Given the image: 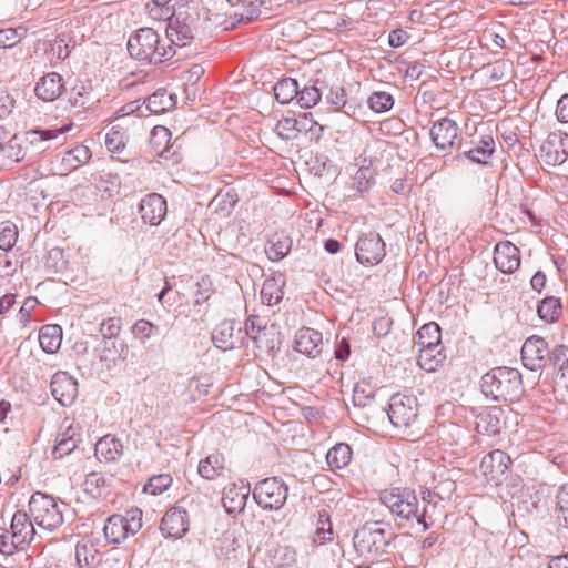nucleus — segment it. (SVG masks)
Here are the masks:
<instances>
[{
  "mask_svg": "<svg viewBox=\"0 0 568 568\" xmlns=\"http://www.w3.org/2000/svg\"><path fill=\"white\" fill-rule=\"evenodd\" d=\"M379 500L397 519L405 524L415 520L423 526L424 531L435 523L428 507H424L422 511L419 510L418 499L414 490L407 488L384 490Z\"/></svg>",
  "mask_w": 568,
  "mask_h": 568,
  "instance_id": "1",
  "label": "nucleus"
},
{
  "mask_svg": "<svg viewBox=\"0 0 568 568\" xmlns=\"http://www.w3.org/2000/svg\"><path fill=\"white\" fill-rule=\"evenodd\" d=\"M483 394L495 402H516L523 393L521 374L511 367H495L483 375Z\"/></svg>",
  "mask_w": 568,
  "mask_h": 568,
  "instance_id": "2",
  "label": "nucleus"
},
{
  "mask_svg": "<svg viewBox=\"0 0 568 568\" xmlns=\"http://www.w3.org/2000/svg\"><path fill=\"white\" fill-rule=\"evenodd\" d=\"M130 55L143 63L158 64L174 55L173 47L163 45L161 37L152 28L136 30L128 40Z\"/></svg>",
  "mask_w": 568,
  "mask_h": 568,
  "instance_id": "3",
  "label": "nucleus"
},
{
  "mask_svg": "<svg viewBox=\"0 0 568 568\" xmlns=\"http://www.w3.org/2000/svg\"><path fill=\"white\" fill-rule=\"evenodd\" d=\"M67 505L52 496L34 493L29 500V513L40 532H52L64 521L63 510Z\"/></svg>",
  "mask_w": 568,
  "mask_h": 568,
  "instance_id": "4",
  "label": "nucleus"
},
{
  "mask_svg": "<svg viewBox=\"0 0 568 568\" xmlns=\"http://www.w3.org/2000/svg\"><path fill=\"white\" fill-rule=\"evenodd\" d=\"M379 525L381 521L365 524L354 534V547L361 556L371 555L378 557L387 552V548L393 539V534L387 532L384 528L379 527Z\"/></svg>",
  "mask_w": 568,
  "mask_h": 568,
  "instance_id": "5",
  "label": "nucleus"
},
{
  "mask_svg": "<svg viewBox=\"0 0 568 568\" xmlns=\"http://www.w3.org/2000/svg\"><path fill=\"white\" fill-rule=\"evenodd\" d=\"M142 528V510L134 508L125 515L110 516L103 527L109 544H120L129 536H134Z\"/></svg>",
  "mask_w": 568,
  "mask_h": 568,
  "instance_id": "6",
  "label": "nucleus"
},
{
  "mask_svg": "<svg viewBox=\"0 0 568 568\" xmlns=\"http://www.w3.org/2000/svg\"><path fill=\"white\" fill-rule=\"evenodd\" d=\"M288 486L280 477H268L256 483L253 498L264 510H280L286 503Z\"/></svg>",
  "mask_w": 568,
  "mask_h": 568,
  "instance_id": "7",
  "label": "nucleus"
},
{
  "mask_svg": "<svg viewBox=\"0 0 568 568\" xmlns=\"http://www.w3.org/2000/svg\"><path fill=\"white\" fill-rule=\"evenodd\" d=\"M245 335L262 353L273 354L281 346L280 333L275 325H262L261 318L256 315H251L246 320Z\"/></svg>",
  "mask_w": 568,
  "mask_h": 568,
  "instance_id": "8",
  "label": "nucleus"
},
{
  "mask_svg": "<svg viewBox=\"0 0 568 568\" xmlns=\"http://www.w3.org/2000/svg\"><path fill=\"white\" fill-rule=\"evenodd\" d=\"M386 413L394 427L406 429L417 418V399L413 395L397 393L389 398Z\"/></svg>",
  "mask_w": 568,
  "mask_h": 568,
  "instance_id": "9",
  "label": "nucleus"
},
{
  "mask_svg": "<svg viewBox=\"0 0 568 568\" xmlns=\"http://www.w3.org/2000/svg\"><path fill=\"white\" fill-rule=\"evenodd\" d=\"M523 365L530 371H540L548 363L552 364V351L549 349L545 338L532 335L521 346Z\"/></svg>",
  "mask_w": 568,
  "mask_h": 568,
  "instance_id": "10",
  "label": "nucleus"
},
{
  "mask_svg": "<svg viewBox=\"0 0 568 568\" xmlns=\"http://www.w3.org/2000/svg\"><path fill=\"white\" fill-rule=\"evenodd\" d=\"M355 255L363 265L378 264L385 256V243L376 232L363 234L356 245Z\"/></svg>",
  "mask_w": 568,
  "mask_h": 568,
  "instance_id": "11",
  "label": "nucleus"
},
{
  "mask_svg": "<svg viewBox=\"0 0 568 568\" xmlns=\"http://www.w3.org/2000/svg\"><path fill=\"white\" fill-rule=\"evenodd\" d=\"M540 159L547 165H558L568 156V134L561 131L550 132L539 151Z\"/></svg>",
  "mask_w": 568,
  "mask_h": 568,
  "instance_id": "12",
  "label": "nucleus"
},
{
  "mask_svg": "<svg viewBox=\"0 0 568 568\" xmlns=\"http://www.w3.org/2000/svg\"><path fill=\"white\" fill-rule=\"evenodd\" d=\"M247 338L237 321H224L212 333L214 345L223 351L234 349L244 345Z\"/></svg>",
  "mask_w": 568,
  "mask_h": 568,
  "instance_id": "13",
  "label": "nucleus"
},
{
  "mask_svg": "<svg viewBox=\"0 0 568 568\" xmlns=\"http://www.w3.org/2000/svg\"><path fill=\"white\" fill-rule=\"evenodd\" d=\"M458 132L459 128L456 121L449 118H443L433 123L429 135L437 149L446 151L455 146Z\"/></svg>",
  "mask_w": 568,
  "mask_h": 568,
  "instance_id": "14",
  "label": "nucleus"
},
{
  "mask_svg": "<svg viewBox=\"0 0 568 568\" xmlns=\"http://www.w3.org/2000/svg\"><path fill=\"white\" fill-rule=\"evenodd\" d=\"M160 529L165 538H182L189 531L186 510L181 507L169 509L161 520Z\"/></svg>",
  "mask_w": 568,
  "mask_h": 568,
  "instance_id": "15",
  "label": "nucleus"
},
{
  "mask_svg": "<svg viewBox=\"0 0 568 568\" xmlns=\"http://www.w3.org/2000/svg\"><path fill=\"white\" fill-rule=\"evenodd\" d=\"M52 396L62 405L70 406L78 396V382L65 372H58L51 379Z\"/></svg>",
  "mask_w": 568,
  "mask_h": 568,
  "instance_id": "16",
  "label": "nucleus"
},
{
  "mask_svg": "<svg viewBox=\"0 0 568 568\" xmlns=\"http://www.w3.org/2000/svg\"><path fill=\"white\" fill-rule=\"evenodd\" d=\"M495 266L505 274H511L520 265V253L516 245L509 241H503L496 244L494 248Z\"/></svg>",
  "mask_w": 568,
  "mask_h": 568,
  "instance_id": "17",
  "label": "nucleus"
},
{
  "mask_svg": "<svg viewBox=\"0 0 568 568\" xmlns=\"http://www.w3.org/2000/svg\"><path fill=\"white\" fill-rule=\"evenodd\" d=\"M37 526L33 519L24 511L18 510L13 514L10 524V532L14 535L16 539L21 542L26 548L37 537L42 538V534L37 531Z\"/></svg>",
  "mask_w": 568,
  "mask_h": 568,
  "instance_id": "18",
  "label": "nucleus"
},
{
  "mask_svg": "<svg viewBox=\"0 0 568 568\" xmlns=\"http://www.w3.org/2000/svg\"><path fill=\"white\" fill-rule=\"evenodd\" d=\"M166 210V200L158 193L144 196L139 207L142 220L150 225H159L165 217Z\"/></svg>",
  "mask_w": 568,
  "mask_h": 568,
  "instance_id": "19",
  "label": "nucleus"
},
{
  "mask_svg": "<svg viewBox=\"0 0 568 568\" xmlns=\"http://www.w3.org/2000/svg\"><path fill=\"white\" fill-rule=\"evenodd\" d=\"M504 412L498 406L486 407L476 415V430L479 434L495 436L501 429Z\"/></svg>",
  "mask_w": 568,
  "mask_h": 568,
  "instance_id": "20",
  "label": "nucleus"
},
{
  "mask_svg": "<svg viewBox=\"0 0 568 568\" xmlns=\"http://www.w3.org/2000/svg\"><path fill=\"white\" fill-rule=\"evenodd\" d=\"M322 333L310 327L301 328L296 335L295 349L311 358H315L322 352Z\"/></svg>",
  "mask_w": 568,
  "mask_h": 568,
  "instance_id": "21",
  "label": "nucleus"
},
{
  "mask_svg": "<svg viewBox=\"0 0 568 568\" xmlns=\"http://www.w3.org/2000/svg\"><path fill=\"white\" fill-rule=\"evenodd\" d=\"M63 88L62 77L57 72H50L38 81L34 92L39 99L51 102L62 94Z\"/></svg>",
  "mask_w": 568,
  "mask_h": 568,
  "instance_id": "22",
  "label": "nucleus"
},
{
  "mask_svg": "<svg viewBox=\"0 0 568 568\" xmlns=\"http://www.w3.org/2000/svg\"><path fill=\"white\" fill-rule=\"evenodd\" d=\"M510 463L511 459L505 452L495 449L483 458L481 468L485 475H489L491 479H498L507 473Z\"/></svg>",
  "mask_w": 568,
  "mask_h": 568,
  "instance_id": "23",
  "label": "nucleus"
},
{
  "mask_svg": "<svg viewBox=\"0 0 568 568\" xmlns=\"http://www.w3.org/2000/svg\"><path fill=\"white\" fill-rule=\"evenodd\" d=\"M442 486H446L445 491H440V486H435L433 488L423 487L420 490V497L424 507H428L429 511L434 516L437 514L438 506L447 498H449L450 494L455 490V483L452 480H444Z\"/></svg>",
  "mask_w": 568,
  "mask_h": 568,
  "instance_id": "24",
  "label": "nucleus"
},
{
  "mask_svg": "<svg viewBox=\"0 0 568 568\" xmlns=\"http://www.w3.org/2000/svg\"><path fill=\"white\" fill-rule=\"evenodd\" d=\"M446 359L442 344L418 349L417 364L428 373L435 372Z\"/></svg>",
  "mask_w": 568,
  "mask_h": 568,
  "instance_id": "25",
  "label": "nucleus"
},
{
  "mask_svg": "<svg viewBox=\"0 0 568 568\" xmlns=\"http://www.w3.org/2000/svg\"><path fill=\"white\" fill-rule=\"evenodd\" d=\"M166 39L171 42V47L175 45L184 48L192 43L194 36L191 27L180 20H170L166 30Z\"/></svg>",
  "mask_w": 568,
  "mask_h": 568,
  "instance_id": "26",
  "label": "nucleus"
},
{
  "mask_svg": "<svg viewBox=\"0 0 568 568\" xmlns=\"http://www.w3.org/2000/svg\"><path fill=\"white\" fill-rule=\"evenodd\" d=\"M123 455V445L120 439L106 435L95 444V456L106 463L116 462Z\"/></svg>",
  "mask_w": 568,
  "mask_h": 568,
  "instance_id": "27",
  "label": "nucleus"
},
{
  "mask_svg": "<svg viewBox=\"0 0 568 568\" xmlns=\"http://www.w3.org/2000/svg\"><path fill=\"white\" fill-rule=\"evenodd\" d=\"M75 560L79 568H94L100 564L101 556L93 542L82 539L75 546Z\"/></svg>",
  "mask_w": 568,
  "mask_h": 568,
  "instance_id": "28",
  "label": "nucleus"
},
{
  "mask_svg": "<svg viewBox=\"0 0 568 568\" xmlns=\"http://www.w3.org/2000/svg\"><path fill=\"white\" fill-rule=\"evenodd\" d=\"M91 151L83 144H78L73 149L65 152L61 159V170L71 172L79 166L85 164L91 159Z\"/></svg>",
  "mask_w": 568,
  "mask_h": 568,
  "instance_id": "29",
  "label": "nucleus"
},
{
  "mask_svg": "<svg viewBox=\"0 0 568 568\" xmlns=\"http://www.w3.org/2000/svg\"><path fill=\"white\" fill-rule=\"evenodd\" d=\"M224 471V457L222 454L214 453L200 460L197 473L206 480H214L222 476Z\"/></svg>",
  "mask_w": 568,
  "mask_h": 568,
  "instance_id": "30",
  "label": "nucleus"
},
{
  "mask_svg": "<svg viewBox=\"0 0 568 568\" xmlns=\"http://www.w3.org/2000/svg\"><path fill=\"white\" fill-rule=\"evenodd\" d=\"M326 102L334 106L336 111H342L347 115H354L358 104L353 99L346 98V91L343 87H332L326 94Z\"/></svg>",
  "mask_w": 568,
  "mask_h": 568,
  "instance_id": "31",
  "label": "nucleus"
},
{
  "mask_svg": "<svg viewBox=\"0 0 568 568\" xmlns=\"http://www.w3.org/2000/svg\"><path fill=\"white\" fill-rule=\"evenodd\" d=\"M62 341V329L59 325H44L39 332L41 348L48 354L59 351Z\"/></svg>",
  "mask_w": 568,
  "mask_h": 568,
  "instance_id": "32",
  "label": "nucleus"
},
{
  "mask_svg": "<svg viewBox=\"0 0 568 568\" xmlns=\"http://www.w3.org/2000/svg\"><path fill=\"white\" fill-rule=\"evenodd\" d=\"M495 151V141L491 135H485L480 140V145L475 146L468 151H465L463 154H459L458 158H466L474 163L486 164L488 160L491 158Z\"/></svg>",
  "mask_w": 568,
  "mask_h": 568,
  "instance_id": "33",
  "label": "nucleus"
},
{
  "mask_svg": "<svg viewBox=\"0 0 568 568\" xmlns=\"http://www.w3.org/2000/svg\"><path fill=\"white\" fill-rule=\"evenodd\" d=\"M442 344L440 327L435 322L424 324L414 335V345L419 348Z\"/></svg>",
  "mask_w": 568,
  "mask_h": 568,
  "instance_id": "34",
  "label": "nucleus"
},
{
  "mask_svg": "<svg viewBox=\"0 0 568 568\" xmlns=\"http://www.w3.org/2000/svg\"><path fill=\"white\" fill-rule=\"evenodd\" d=\"M283 285L284 280L281 275L266 278L261 290L262 302L268 306L278 304L283 298Z\"/></svg>",
  "mask_w": 568,
  "mask_h": 568,
  "instance_id": "35",
  "label": "nucleus"
},
{
  "mask_svg": "<svg viewBox=\"0 0 568 568\" xmlns=\"http://www.w3.org/2000/svg\"><path fill=\"white\" fill-rule=\"evenodd\" d=\"M352 448L346 443H338L326 454V462L332 469L346 467L352 459Z\"/></svg>",
  "mask_w": 568,
  "mask_h": 568,
  "instance_id": "36",
  "label": "nucleus"
},
{
  "mask_svg": "<svg viewBox=\"0 0 568 568\" xmlns=\"http://www.w3.org/2000/svg\"><path fill=\"white\" fill-rule=\"evenodd\" d=\"M70 129L71 125H63L58 129H34L26 133V139L31 145L41 149V151H44L45 148H41V143L57 139L59 135L68 132Z\"/></svg>",
  "mask_w": 568,
  "mask_h": 568,
  "instance_id": "37",
  "label": "nucleus"
},
{
  "mask_svg": "<svg viewBox=\"0 0 568 568\" xmlns=\"http://www.w3.org/2000/svg\"><path fill=\"white\" fill-rule=\"evenodd\" d=\"M552 365L558 366L557 384L568 388V346L557 345L552 349Z\"/></svg>",
  "mask_w": 568,
  "mask_h": 568,
  "instance_id": "38",
  "label": "nucleus"
},
{
  "mask_svg": "<svg viewBox=\"0 0 568 568\" xmlns=\"http://www.w3.org/2000/svg\"><path fill=\"white\" fill-rule=\"evenodd\" d=\"M537 314L546 323H556L561 315V302L555 296H547L538 303Z\"/></svg>",
  "mask_w": 568,
  "mask_h": 568,
  "instance_id": "39",
  "label": "nucleus"
},
{
  "mask_svg": "<svg viewBox=\"0 0 568 568\" xmlns=\"http://www.w3.org/2000/svg\"><path fill=\"white\" fill-rule=\"evenodd\" d=\"M109 480L100 473H90L83 483V490L92 498H102L108 495Z\"/></svg>",
  "mask_w": 568,
  "mask_h": 568,
  "instance_id": "40",
  "label": "nucleus"
},
{
  "mask_svg": "<svg viewBox=\"0 0 568 568\" xmlns=\"http://www.w3.org/2000/svg\"><path fill=\"white\" fill-rule=\"evenodd\" d=\"M318 83L320 80L316 79L313 82L310 81L302 89L298 88V95H296L295 100L301 108L310 109L320 102L322 90L318 88Z\"/></svg>",
  "mask_w": 568,
  "mask_h": 568,
  "instance_id": "41",
  "label": "nucleus"
},
{
  "mask_svg": "<svg viewBox=\"0 0 568 568\" xmlns=\"http://www.w3.org/2000/svg\"><path fill=\"white\" fill-rule=\"evenodd\" d=\"M274 94L281 104H287L298 95V83L295 79L284 78L274 85Z\"/></svg>",
  "mask_w": 568,
  "mask_h": 568,
  "instance_id": "42",
  "label": "nucleus"
},
{
  "mask_svg": "<svg viewBox=\"0 0 568 568\" xmlns=\"http://www.w3.org/2000/svg\"><path fill=\"white\" fill-rule=\"evenodd\" d=\"M229 4L232 7H241L242 12L236 13L235 16H239L240 22L244 21H252L253 19L257 18L261 10V6L263 4L264 0H226Z\"/></svg>",
  "mask_w": 568,
  "mask_h": 568,
  "instance_id": "43",
  "label": "nucleus"
},
{
  "mask_svg": "<svg viewBox=\"0 0 568 568\" xmlns=\"http://www.w3.org/2000/svg\"><path fill=\"white\" fill-rule=\"evenodd\" d=\"M333 538V528L329 515L325 509L318 511L314 542L324 544Z\"/></svg>",
  "mask_w": 568,
  "mask_h": 568,
  "instance_id": "44",
  "label": "nucleus"
},
{
  "mask_svg": "<svg viewBox=\"0 0 568 568\" xmlns=\"http://www.w3.org/2000/svg\"><path fill=\"white\" fill-rule=\"evenodd\" d=\"M129 353V347L124 342L105 341L100 358L102 361L116 359L125 361Z\"/></svg>",
  "mask_w": 568,
  "mask_h": 568,
  "instance_id": "45",
  "label": "nucleus"
},
{
  "mask_svg": "<svg viewBox=\"0 0 568 568\" xmlns=\"http://www.w3.org/2000/svg\"><path fill=\"white\" fill-rule=\"evenodd\" d=\"M44 267L52 274L61 273L67 267L64 252L60 247H52L44 256Z\"/></svg>",
  "mask_w": 568,
  "mask_h": 568,
  "instance_id": "46",
  "label": "nucleus"
},
{
  "mask_svg": "<svg viewBox=\"0 0 568 568\" xmlns=\"http://www.w3.org/2000/svg\"><path fill=\"white\" fill-rule=\"evenodd\" d=\"M27 37V28L0 29V49H10L20 43Z\"/></svg>",
  "mask_w": 568,
  "mask_h": 568,
  "instance_id": "47",
  "label": "nucleus"
},
{
  "mask_svg": "<svg viewBox=\"0 0 568 568\" xmlns=\"http://www.w3.org/2000/svg\"><path fill=\"white\" fill-rule=\"evenodd\" d=\"M173 105L171 95L165 91H156L146 100V109L154 114H161L170 110Z\"/></svg>",
  "mask_w": 568,
  "mask_h": 568,
  "instance_id": "48",
  "label": "nucleus"
},
{
  "mask_svg": "<svg viewBox=\"0 0 568 568\" xmlns=\"http://www.w3.org/2000/svg\"><path fill=\"white\" fill-rule=\"evenodd\" d=\"M375 388L367 382H358L353 389V404L357 407H366L374 399Z\"/></svg>",
  "mask_w": 568,
  "mask_h": 568,
  "instance_id": "49",
  "label": "nucleus"
},
{
  "mask_svg": "<svg viewBox=\"0 0 568 568\" xmlns=\"http://www.w3.org/2000/svg\"><path fill=\"white\" fill-rule=\"evenodd\" d=\"M368 106L376 113L389 111L394 105V98L385 91L373 92L368 100Z\"/></svg>",
  "mask_w": 568,
  "mask_h": 568,
  "instance_id": "50",
  "label": "nucleus"
},
{
  "mask_svg": "<svg viewBox=\"0 0 568 568\" xmlns=\"http://www.w3.org/2000/svg\"><path fill=\"white\" fill-rule=\"evenodd\" d=\"M18 239V229L10 221L0 224V248L8 252L16 244Z\"/></svg>",
  "mask_w": 568,
  "mask_h": 568,
  "instance_id": "51",
  "label": "nucleus"
},
{
  "mask_svg": "<svg viewBox=\"0 0 568 568\" xmlns=\"http://www.w3.org/2000/svg\"><path fill=\"white\" fill-rule=\"evenodd\" d=\"M173 483L172 477L169 474H161L151 477L144 485L143 490L146 494L160 495L165 491Z\"/></svg>",
  "mask_w": 568,
  "mask_h": 568,
  "instance_id": "52",
  "label": "nucleus"
},
{
  "mask_svg": "<svg viewBox=\"0 0 568 568\" xmlns=\"http://www.w3.org/2000/svg\"><path fill=\"white\" fill-rule=\"evenodd\" d=\"M275 131L281 139L288 141L295 139L301 129L296 119L283 118L277 122Z\"/></svg>",
  "mask_w": 568,
  "mask_h": 568,
  "instance_id": "53",
  "label": "nucleus"
},
{
  "mask_svg": "<svg viewBox=\"0 0 568 568\" xmlns=\"http://www.w3.org/2000/svg\"><path fill=\"white\" fill-rule=\"evenodd\" d=\"M79 442L80 438L72 437V435H70V437L58 438L57 445L52 449L53 458L61 459L65 455H69L77 448Z\"/></svg>",
  "mask_w": 568,
  "mask_h": 568,
  "instance_id": "54",
  "label": "nucleus"
},
{
  "mask_svg": "<svg viewBox=\"0 0 568 568\" xmlns=\"http://www.w3.org/2000/svg\"><path fill=\"white\" fill-rule=\"evenodd\" d=\"M23 549L24 547L16 539L14 535H12L10 530H6L0 535V554L11 556Z\"/></svg>",
  "mask_w": 568,
  "mask_h": 568,
  "instance_id": "55",
  "label": "nucleus"
},
{
  "mask_svg": "<svg viewBox=\"0 0 568 568\" xmlns=\"http://www.w3.org/2000/svg\"><path fill=\"white\" fill-rule=\"evenodd\" d=\"M105 146L112 153H120L125 148L123 134L116 126H113L105 135Z\"/></svg>",
  "mask_w": 568,
  "mask_h": 568,
  "instance_id": "56",
  "label": "nucleus"
},
{
  "mask_svg": "<svg viewBox=\"0 0 568 568\" xmlns=\"http://www.w3.org/2000/svg\"><path fill=\"white\" fill-rule=\"evenodd\" d=\"M291 248V243L287 240L273 242L267 248L266 254L271 261H280L284 258Z\"/></svg>",
  "mask_w": 568,
  "mask_h": 568,
  "instance_id": "57",
  "label": "nucleus"
},
{
  "mask_svg": "<svg viewBox=\"0 0 568 568\" xmlns=\"http://www.w3.org/2000/svg\"><path fill=\"white\" fill-rule=\"evenodd\" d=\"M121 331V320L119 317H109L100 325V333L104 339L111 341Z\"/></svg>",
  "mask_w": 568,
  "mask_h": 568,
  "instance_id": "58",
  "label": "nucleus"
},
{
  "mask_svg": "<svg viewBox=\"0 0 568 568\" xmlns=\"http://www.w3.org/2000/svg\"><path fill=\"white\" fill-rule=\"evenodd\" d=\"M356 190L358 192L367 191L373 184V175L369 169L361 168L354 176Z\"/></svg>",
  "mask_w": 568,
  "mask_h": 568,
  "instance_id": "59",
  "label": "nucleus"
},
{
  "mask_svg": "<svg viewBox=\"0 0 568 568\" xmlns=\"http://www.w3.org/2000/svg\"><path fill=\"white\" fill-rule=\"evenodd\" d=\"M2 151L6 152L7 156L9 159H13L14 161L19 162L22 161L24 158V154L22 152V148L18 141L17 135H13L7 144H4Z\"/></svg>",
  "mask_w": 568,
  "mask_h": 568,
  "instance_id": "60",
  "label": "nucleus"
},
{
  "mask_svg": "<svg viewBox=\"0 0 568 568\" xmlns=\"http://www.w3.org/2000/svg\"><path fill=\"white\" fill-rule=\"evenodd\" d=\"M171 139V132L168 128L162 125H156L153 128L151 133V142L160 146L163 143H168Z\"/></svg>",
  "mask_w": 568,
  "mask_h": 568,
  "instance_id": "61",
  "label": "nucleus"
},
{
  "mask_svg": "<svg viewBox=\"0 0 568 568\" xmlns=\"http://www.w3.org/2000/svg\"><path fill=\"white\" fill-rule=\"evenodd\" d=\"M155 329L156 326L144 320L138 321L133 326V333L136 336L142 337L143 339H149L153 335V331Z\"/></svg>",
  "mask_w": 568,
  "mask_h": 568,
  "instance_id": "62",
  "label": "nucleus"
},
{
  "mask_svg": "<svg viewBox=\"0 0 568 568\" xmlns=\"http://www.w3.org/2000/svg\"><path fill=\"white\" fill-rule=\"evenodd\" d=\"M14 109V100L7 92H0V120L7 119Z\"/></svg>",
  "mask_w": 568,
  "mask_h": 568,
  "instance_id": "63",
  "label": "nucleus"
},
{
  "mask_svg": "<svg viewBox=\"0 0 568 568\" xmlns=\"http://www.w3.org/2000/svg\"><path fill=\"white\" fill-rule=\"evenodd\" d=\"M556 116L559 122L568 123V93L564 94L557 102Z\"/></svg>",
  "mask_w": 568,
  "mask_h": 568,
  "instance_id": "64",
  "label": "nucleus"
}]
</instances>
